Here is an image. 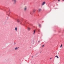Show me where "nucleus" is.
I'll return each instance as SVG.
<instances>
[{
    "label": "nucleus",
    "instance_id": "nucleus-1",
    "mask_svg": "<svg viewBox=\"0 0 64 64\" xmlns=\"http://www.w3.org/2000/svg\"><path fill=\"white\" fill-rule=\"evenodd\" d=\"M12 2H13V4H15L16 3V0H12Z\"/></svg>",
    "mask_w": 64,
    "mask_h": 64
},
{
    "label": "nucleus",
    "instance_id": "nucleus-2",
    "mask_svg": "<svg viewBox=\"0 0 64 64\" xmlns=\"http://www.w3.org/2000/svg\"><path fill=\"white\" fill-rule=\"evenodd\" d=\"M27 6H24V11H26V10H27Z\"/></svg>",
    "mask_w": 64,
    "mask_h": 64
},
{
    "label": "nucleus",
    "instance_id": "nucleus-3",
    "mask_svg": "<svg viewBox=\"0 0 64 64\" xmlns=\"http://www.w3.org/2000/svg\"><path fill=\"white\" fill-rule=\"evenodd\" d=\"M45 4V2H44L42 3V5H44Z\"/></svg>",
    "mask_w": 64,
    "mask_h": 64
},
{
    "label": "nucleus",
    "instance_id": "nucleus-4",
    "mask_svg": "<svg viewBox=\"0 0 64 64\" xmlns=\"http://www.w3.org/2000/svg\"><path fill=\"white\" fill-rule=\"evenodd\" d=\"M19 48V47H16L15 48V50H18Z\"/></svg>",
    "mask_w": 64,
    "mask_h": 64
},
{
    "label": "nucleus",
    "instance_id": "nucleus-5",
    "mask_svg": "<svg viewBox=\"0 0 64 64\" xmlns=\"http://www.w3.org/2000/svg\"><path fill=\"white\" fill-rule=\"evenodd\" d=\"M31 29V28H30L29 27H28V31H30V30Z\"/></svg>",
    "mask_w": 64,
    "mask_h": 64
},
{
    "label": "nucleus",
    "instance_id": "nucleus-6",
    "mask_svg": "<svg viewBox=\"0 0 64 64\" xmlns=\"http://www.w3.org/2000/svg\"><path fill=\"white\" fill-rule=\"evenodd\" d=\"M38 26H39V27L40 28L41 27V24H38Z\"/></svg>",
    "mask_w": 64,
    "mask_h": 64
},
{
    "label": "nucleus",
    "instance_id": "nucleus-7",
    "mask_svg": "<svg viewBox=\"0 0 64 64\" xmlns=\"http://www.w3.org/2000/svg\"><path fill=\"white\" fill-rule=\"evenodd\" d=\"M39 12H41V9H39L38 10Z\"/></svg>",
    "mask_w": 64,
    "mask_h": 64
},
{
    "label": "nucleus",
    "instance_id": "nucleus-8",
    "mask_svg": "<svg viewBox=\"0 0 64 64\" xmlns=\"http://www.w3.org/2000/svg\"><path fill=\"white\" fill-rule=\"evenodd\" d=\"M55 57H56L58 59L59 58V57H58V56H55Z\"/></svg>",
    "mask_w": 64,
    "mask_h": 64
},
{
    "label": "nucleus",
    "instance_id": "nucleus-9",
    "mask_svg": "<svg viewBox=\"0 0 64 64\" xmlns=\"http://www.w3.org/2000/svg\"><path fill=\"white\" fill-rule=\"evenodd\" d=\"M15 30L16 31H17V28H15Z\"/></svg>",
    "mask_w": 64,
    "mask_h": 64
},
{
    "label": "nucleus",
    "instance_id": "nucleus-10",
    "mask_svg": "<svg viewBox=\"0 0 64 64\" xmlns=\"http://www.w3.org/2000/svg\"><path fill=\"white\" fill-rule=\"evenodd\" d=\"M35 30H34V35L35 34Z\"/></svg>",
    "mask_w": 64,
    "mask_h": 64
},
{
    "label": "nucleus",
    "instance_id": "nucleus-11",
    "mask_svg": "<svg viewBox=\"0 0 64 64\" xmlns=\"http://www.w3.org/2000/svg\"><path fill=\"white\" fill-rule=\"evenodd\" d=\"M40 30H38V32H40Z\"/></svg>",
    "mask_w": 64,
    "mask_h": 64
},
{
    "label": "nucleus",
    "instance_id": "nucleus-12",
    "mask_svg": "<svg viewBox=\"0 0 64 64\" xmlns=\"http://www.w3.org/2000/svg\"><path fill=\"white\" fill-rule=\"evenodd\" d=\"M62 44H61L60 46V47H62Z\"/></svg>",
    "mask_w": 64,
    "mask_h": 64
},
{
    "label": "nucleus",
    "instance_id": "nucleus-13",
    "mask_svg": "<svg viewBox=\"0 0 64 64\" xmlns=\"http://www.w3.org/2000/svg\"><path fill=\"white\" fill-rule=\"evenodd\" d=\"M18 22H19V20H18Z\"/></svg>",
    "mask_w": 64,
    "mask_h": 64
},
{
    "label": "nucleus",
    "instance_id": "nucleus-14",
    "mask_svg": "<svg viewBox=\"0 0 64 64\" xmlns=\"http://www.w3.org/2000/svg\"><path fill=\"white\" fill-rule=\"evenodd\" d=\"M44 45H43L42 46V47H44Z\"/></svg>",
    "mask_w": 64,
    "mask_h": 64
},
{
    "label": "nucleus",
    "instance_id": "nucleus-15",
    "mask_svg": "<svg viewBox=\"0 0 64 64\" xmlns=\"http://www.w3.org/2000/svg\"><path fill=\"white\" fill-rule=\"evenodd\" d=\"M35 12V10H34V12Z\"/></svg>",
    "mask_w": 64,
    "mask_h": 64
},
{
    "label": "nucleus",
    "instance_id": "nucleus-16",
    "mask_svg": "<svg viewBox=\"0 0 64 64\" xmlns=\"http://www.w3.org/2000/svg\"><path fill=\"white\" fill-rule=\"evenodd\" d=\"M60 0H58V1H60Z\"/></svg>",
    "mask_w": 64,
    "mask_h": 64
},
{
    "label": "nucleus",
    "instance_id": "nucleus-17",
    "mask_svg": "<svg viewBox=\"0 0 64 64\" xmlns=\"http://www.w3.org/2000/svg\"><path fill=\"white\" fill-rule=\"evenodd\" d=\"M50 59H52V58H50Z\"/></svg>",
    "mask_w": 64,
    "mask_h": 64
},
{
    "label": "nucleus",
    "instance_id": "nucleus-18",
    "mask_svg": "<svg viewBox=\"0 0 64 64\" xmlns=\"http://www.w3.org/2000/svg\"><path fill=\"white\" fill-rule=\"evenodd\" d=\"M62 1H64V0H62Z\"/></svg>",
    "mask_w": 64,
    "mask_h": 64
},
{
    "label": "nucleus",
    "instance_id": "nucleus-19",
    "mask_svg": "<svg viewBox=\"0 0 64 64\" xmlns=\"http://www.w3.org/2000/svg\"><path fill=\"white\" fill-rule=\"evenodd\" d=\"M40 41H38V42H40Z\"/></svg>",
    "mask_w": 64,
    "mask_h": 64
},
{
    "label": "nucleus",
    "instance_id": "nucleus-20",
    "mask_svg": "<svg viewBox=\"0 0 64 64\" xmlns=\"http://www.w3.org/2000/svg\"><path fill=\"white\" fill-rule=\"evenodd\" d=\"M32 58H33V57H32Z\"/></svg>",
    "mask_w": 64,
    "mask_h": 64
}]
</instances>
